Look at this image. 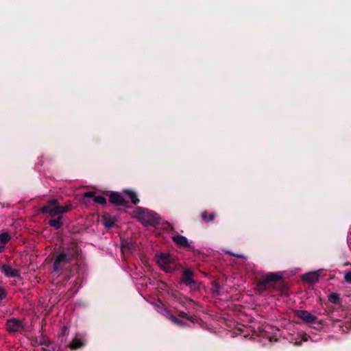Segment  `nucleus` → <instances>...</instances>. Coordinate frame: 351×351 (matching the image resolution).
Segmentation results:
<instances>
[{
  "mask_svg": "<svg viewBox=\"0 0 351 351\" xmlns=\"http://www.w3.org/2000/svg\"><path fill=\"white\" fill-rule=\"evenodd\" d=\"M156 260L158 266L167 273L172 272L177 267L175 258L168 254H158Z\"/></svg>",
  "mask_w": 351,
  "mask_h": 351,
  "instance_id": "1",
  "label": "nucleus"
},
{
  "mask_svg": "<svg viewBox=\"0 0 351 351\" xmlns=\"http://www.w3.org/2000/svg\"><path fill=\"white\" fill-rule=\"evenodd\" d=\"M136 213L139 221L145 226H154L159 221V218L156 214L142 208H137Z\"/></svg>",
  "mask_w": 351,
  "mask_h": 351,
  "instance_id": "2",
  "label": "nucleus"
},
{
  "mask_svg": "<svg viewBox=\"0 0 351 351\" xmlns=\"http://www.w3.org/2000/svg\"><path fill=\"white\" fill-rule=\"evenodd\" d=\"M71 205L61 206L58 205L56 199L51 200L46 206L42 208L43 213H48L51 216H56L58 214L64 213L71 209Z\"/></svg>",
  "mask_w": 351,
  "mask_h": 351,
  "instance_id": "3",
  "label": "nucleus"
},
{
  "mask_svg": "<svg viewBox=\"0 0 351 351\" xmlns=\"http://www.w3.org/2000/svg\"><path fill=\"white\" fill-rule=\"evenodd\" d=\"M6 328L10 332L23 333L26 331V324L21 319L12 318L7 321Z\"/></svg>",
  "mask_w": 351,
  "mask_h": 351,
  "instance_id": "4",
  "label": "nucleus"
},
{
  "mask_svg": "<svg viewBox=\"0 0 351 351\" xmlns=\"http://www.w3.org/2000/svg\"><path fill=\"white\" fill-rule=\"evenodd\" d=\"M294 313L295 316L307 324H313L317 321V319L315 315L311 314L307 311L296 310Z\"/></svg>",
  "mask_w": 351,
  "mask_h": 351,
  "instance_id": "5",
  "label": "nucleus"
},
{
  "mask_svg": "<svg viewBox=\"0 0 351 351\" xmlns=\"http://www.w3.org/2000/svg\"><path fill=\"white\" fill-rule=\"evenodd\" d=\"M66 261L67 256L66 254H58L53 263V270L58 271L62 269Z\"/></svg>",
  "mask_w": 351,
  "mask_h": 351,
  "instance_id": "6",
  "label": "nucleus"
},
{
  "mask_svg": "<svg viewBox=\"0 0 351 351\" xmlns=\"http://www.w3.org/2000/svg\"><path fill=\"white\" fill-rule=\"evenodd\" d=\"M109 201L116 205L119 206H126L128 202H126L122 195L119 193L112 192L109 196Z\"/></svg>",
  "mask_w": 351,
  "mask_h": 351,
  "instance_id": "7",
  "label": "nucleus"
},
{
  "mask_svg": "<svg viewBox=\"0 0 351 351\" xmlns=\"http://www.w3.org/2000/svg\"><path fill=\"white\" fill-rule=\"evenodd\" d=\"M302 280L306 282L314 284L319 280V275L317 272H308L303 275Z\"/></svg>",
  "mask_w": 351,
  "mask_h": 351,
  "instance_id": "8",
  "label": "nucleus"
},
{
  "mask_svg": "<svg viewBox=\"0 0 351 351\" xmlns=\"http://www.w3.org/2000/svg\"><path fill=\"white\" fill-rule=\"evenodd\" d=\"M193 272L192 271L189 269H186L184 271L183 276H182V282L186 285H191V284H194V280L191 278Z\"/></svg>",
  "mask_w": 351,
  "mask_h": 351,
  "instance_id": "9",
  "label": "nucleus"
},
{
  "mask_svg": "<svg viewBox=\"0 0 351 351\" xmlns=\"http://www.w3.org/2000/svg\"><path fill=\"white\" fill-rule=\"evenodd\" d=\"M280 278H281V276L280 274L271 273V274H267L265 277L262 283L265 286L269 282L277 281V280H280Z\"/></svg>",
  "mask_w": 351,
  "mask_h": 351,
  "instance_id": "10",
  "label": "nucleus"
},
{
  "mask_svg": "<svg viewBox=\"0 0 351 351\" xmlns=\"http://www.w3.org/2000/svg\"><path fill=\"white\" fill-rule=\"evenodd\" d=\"M3 269L8 277H16L19 276V270L13 269L8 265L3 266Z\"/></svg>",
  "mask_w": 351,
  "mask_h": 351,
  "instance_id": "11",
  "label": "nucleus"
},
{
  "mask_svg": "<svg viewBox=\"0 0 351 351\" xmlns=\"http://www.w3.org/2000/svg\"><path fill=\"white\" fill-rule=\"evenodd\" d=\"M123 193L127 197H128L134 204H136L139 202V199L135 192L130 190H125Z\"/></svg>",
  "mask_w": 351,
  "mask_h": 351,
  "instance_id": "12",
  "label": "nucleus"
},
{
  "mask_svg": "<svg viewBox=\"0 0 351 351\" xmlns=\"http://www.w3.org/2000/svg\"><path fill=\"white\" fill-rule=\"evenodd\" d=\"M173 241L181 246H187L188 241L187 239L182 235H176L173 237Z\"/></svg>",
  "mask_w": 351,
  "mask_h": 351,
  "instance_id": "13",
  "label": "nucleus"
},
{
  "mask_svg": "<svg viewBox=\"0 0 351 351\" xmlns=\"http://www.w3.org/2000/svg\"><path fill=\"white\" fill-rule=\"evenodd\" d=\"M104 225L106 228H110L114 224V219L108 215L103 216Z\"/></svg>",
  "mask_w": 351,
  "mask_h": 351,
  "instance_id": "14",
  "label": "nucleus"
},
{
  "mask_svg": "<svg viewBox=\"0 0 351 351\" xmlns=\"http://www.w3.org/2000/svg\"><path fill=\"white\" fill-rule=\"evenodd\" d=\"M49 224L51 226L56 228V229L60 228L62 225V217H58L57 219L49 220Z\"/></svg>",
  "mask_w": 351,
  "mask_h": 351,
  "instance_id": "15",
  "label": "nucleus"
},
{
  "mask_svg": "<svg viewBox=\"0 0 351 351\" xmlns=\"http://www.w3.org/2000/svg\"><path fill=\"white\" fill-rule=\"evenodd\" d=\"M84 345V343L80 339L77 337L74 338L70 344V348L73 350L81 348Z\"/></svg>",
  "mask_w": 351,
  "mask_h": 351,
  "instance_id": "16",
  "label": "nucleus"
},
{
  "mask_svg": "<svg viewBox=\"0 0 351 351\" xmlns=\"http://www.w3.org/2000/svg\"><path fill=\"white\" fill-rule=\"evenodd\" d=\"M10 239V236L8 232L0 234V243L5 247L6 243Z\"/></svg>",
  "mask_w": 351,
  "mask_h": 351,
  "instance_id": "17",
  "label": "nucleus"
},
{
  "mask_svg": "<svg viewBox=\"0 0 351 351\" xmlns=\"http://www.w3.org/2000/svg\"><path fill=\"white\" fill-rule=\"evenodd\" d=\"M202 217L204 220L207 221H213L215 218V216L213 213H207L206 212L202 213Z\"/></svg>",
  "mask_w": 351,
  "mask_h": 351,
  "instance_id": "18",
  "label": "nucleus"
},
{
  "mask_svg": "<svg viewBox=\"0 0 351 351\" xmlns=\"http://www.w3.org/2000/svg\"><path fill=\"white\" fill-rule=\"evenodd\" d=\"M94 201L99 204H105L106 202V198L102 195L95 196Z\"/></svg>",
  "mask_w": 351,
  "mask_h": 351,
  "instance_id": "19",
  "label": "nucleus"
},
{
  "mask_svg": "<svg viewBox=\"0 0 351 351\" xmlns=\"http://www.w3.org/2000/svg\"><path fill=\"white\" fill-rule=\"evenodd\" d=\"M171 321L176 325H179V326L183 325V322L175 316L171 317Z\"/></svg>",
  "mask_w": 351,
  "mask_h": 351,
  "instance_id": "20",
  "label": "nucleus"
},
{
  "mask_svg": "<svg viewBox=\"0 0 351 351\" xmlns=\"http://www.w3.org/2000/svg\"><path fill=\"white\" fill-rule=\"evenodd\" d=\"M162 315L165 317L166 318L169 319V320L171 319V317H173V315H172L166 309H164L162 310V311L161 312Z\"/></svg>",
  "mask_w": 351,
  "mask_h": 351,
  "instance_id": "21",
  "label": "nucleus"
},
{
  "mask_svg": "<svg viewBox=\"0 0 351 351\" xmlns=\"http://www.w3.org/2000/svg\"><path fill=\"white\" fill-rule=\"evenodd\" d=\"M344 279L347 282L351 283V271H348L344 274Z\"/></svg>",
  "mask_w": 351,
  "mask_h": 351,
  "instance_id": "22",
  "label": "nucleus"
},
{
  "mask_svg": "<svg viewBox=\"0 0 351 351\" xmlns=\"http://www.w3.org/2000/svg\"><path fill=\"white\" fill-rule=\"evenodd\" d=\"M339 298H338V295L337 294H332L330 295L329 297V300L332 302V303H335L337 302V301L338 300Z\"/></svg>",
  "mask_w": 351,
  "mask_h": 351,
  "instance_id": "23",
  "label": "nucleus"
},
{
  "mask_svg": "<svg viewBox=\"0 0 351 351\" xmlns=\"http://www.w3.org/2000/svg\"><path fill=\"white\" fill-rule=\"evenodd\" d=\"M95 196V193L93 191H88L84 193L85 197H90L94 199Z\"/></svg>",
  "mask_w": 351,
  "mask_h": 351,
  "instance_id": "24",
  "label": "nucleus"
},
{
  "mask_svg": "<svg viewBox=\"0 0 351 351\" xmlns=\"http://www.w3.org/2000/svg\"><path fill=\"white\" fill-rule=\"evenodd\" d=\"M5 297V291L3 289H0V300L3 299Z\"/></svg>",
  "mask_w": 351,
  "mask_h": 351,
  "instance_id": "25",
  "label": "nucleus"
},
{
  "mask_svg": "<svg viewBox=\"0 0 351 351\" xmlns=\"http://www.w3.org/2000/svg\"><path fill=\"white\" fill-rule=\"evenodd\" d=\"M4 248H5L4 245H3L0 243V252H1L4 250Z\"/></svg>",
  "mask_w": 351,
  "mask_h": 351,
  "instance_id": "26",
  "label": "nucleus"
},
{
  "mask_svg": "<svg viewBox=\"0 0 351 351\" xmlns=\"http://www.w3.org/2000/svg\"><path fill=\"white\" fill-rule=\"evenodd\" d=\"M66 330H67V328H66V326H63V328H62V332L64 333V332H66Z\"/></svg>",
  "mask_w": 351,
  "mask_h": 351,
  "instance_id": "27",
  "label": "nucleus"
},
{
  "mask_svg": "<svg viewBox=\"0 0 351 351\" xmlns=\"http://www.w3.org/2000/svg\"><path fill=\"white\" fill-rule=\"evenodd\" d=\"M229 254H231V253H229ZM232 255L235 256H237V257H243V256H241V255H238V254H232Z\"/></svg>",
  "mask_w": 351,
  "mask_h": 351,
  "instance_id": "28",
  "label": "nucleus"
},
{
  "mask_svg": "<svg viewBox=\"0 0 351 351\" xmlns=\"http://www.w3.org/2000/svg\"><path fill=\"white\" fill-rule=\"evenodd\" d=\"M181 316H182V317H185V313H182V314H181Z\"/></svg>",
  "mask_w": 351,
  "mask_h": 351,
  "instance_id": "29",
  "label": "nucleus"
}]
</instances>
